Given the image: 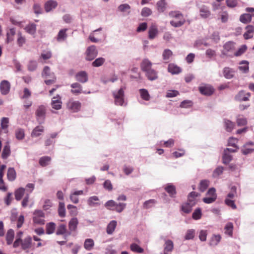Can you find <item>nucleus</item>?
<instances>
[{
	"label": "nucleus",
	"instance_id": "1",
	"mask_svg": "<svg viewBox=\"0 0 254 254\" xmlns=\"http://www.w3.org/2000/svg\"><path fill=\"white\" fill-rule=\"evenodd\" d=\"M125 87L122 86L120 89L112 91L114 99V103L117 106H126L125 104Z\"/></svg>",
	"mask_w": 254,
	"mask_h": 254
},
{
	"label": "nucleus",
	"instance_id": "2",
	"mask_svg": "<svg viewBox=\"0 0 254 254\" xmlns=\"http://www.w3.org/2000/svg\"><path fill=\"white\" fill-rule=\"evenodd\" d=\"M46 109L44 105L39 106L35 112L36 120L39 124L44 123L46 117Z\"/></svg>",
	"mask_w": 254,
	"mask_h": 254
},
{
	"label": "nucleus",
	"instance_id": "3",
	"mask_svg": "<svg viewBox=\"0 0 254 254\" xmlns=\"http://www.w3.org/2000/svg\"><path fill=\"white\" fill-rule=\"evenodd\" d=\"M98 53V51L95 45L88 47L85 53L86 61H91L93 60L97 56Z\"/></svg>",
	"mask_w": 254,
	"mask_h": 254
},
{
	"label": "nucleus",
	"instance_id": "4",
	"mask_svg": "<svg viewBox=\"0 0 254 254\" xmlns=\"http://www.w3.org/2000/svg\"><path fill=\"white\" fill-rule=\"evenodd\" d=\"M196 202L194 199H188L187 202L181 205V210L186 214H189L191 212L192 207L195 205Z\"/></svg>",
	"mask_w": 254,
	"mask_h": 254
},
{
	"label": "nucleus",
	"instance_id": "5",
	"mask_svg": "<svg viewBox=\"0 0 254 254\" xmlns=\"http://www.w3.org/2000/svg\"><path fill=\"white\" fill-rule=\"evenodd\" d=\"M235 43L232 41H229L226 43L223 46V50L222 54L228 57H232L233 56V51L235 50Z\"/></svg>",
	"mask_w": 254,
	"mask_h": 254
},
{
	"label": "nucleus",
	"instance_id": "6",
	"mask_svg": "<svg viewBox=\"0 0 254 254\" xmlns=\"http://www.w3.org/2000/svg\"><path fill=\"white\" fill-rule=\"evenodd\" d=\"M200 93L205 96H209L214 92V88L209 84H204L198 87Z\"/></svg>",
	"mask_w": 254,
	"mask_h": 254
},
{
	"label": "nucleus",
	"instance_id": "7",
	"mask_svg": "<svg viewBox=\"0 0 254 254\" xmlns=\"http://www.w3.org/2000/svg\"><path fill=\"white\" fill-rule=\"evenodd\" d=\"M67 108L72 112H78L81 108V103L78 101H74L71 99L68 100L66 104Z\"/></svg>",
	"mask_w": 254,
	"mask_h": 254
},
{
	"label": "nucleus",
	"instance_id": "8",
	"mask_svg": "<svg viewBox=\"0 0 254 254\" xmlns=\"http://www.w3.org/2000/svg\"><path fill=\"white\" fill-rule=\"evenodd\" d=\"M75 78L78 82L85 83L88 81V74L86 71L81 70L75 74Z\"/></svg>",
	"mask_w": 254,
	"mask_h": 254
},
{
	"label": "nucleus",
	"instance_id": "9",
	"mask_svg": "<svg viewBox=\"0 0 254 254\" xmlns=\"http://www.w3.org/2000/svg\"><path fill=\"white\" fill-rule=\"evenodd\" d=\"M10 89V84L9 82L6 80H3L0 83V91L1 94L3 95H6L8 94Z\"/></svg>",
	"mask_w": 254,
	"mask_h": 254
},
{
	"label": "nucleus",
	"instance_id": "10",
	"mask_svg": "<svg viewBox=\"0 0 254 254\" xmlns=\"http://www.w3.org/2000/svg\"><path fill=\"white\" fill-rule=\"evenodd\" d=\"M235 72L234 69L229 67H225L223 69V76L227 79L233 78L235 76Z\"/></svg>",
	"mask_w": 254,
	"mask_h": 254
},
{
	"label": "nucleus",
	"instance_id": "11",
	"mask_svg": "<svg viewBox=\"0 0 254 254\" xmlns=\"http://www.w3.org/2000/svg\"><path fill=\"white\" fill-rule=\"evenodd\" d=\"M250 96V93H246L244 91L242 90L235 96V99L238 101H247L249 100V97Z\"/></svg>",
	"mask_w": 254,
	"mask_h": 254
},
{
	"label": "nucleus",
	"instance_id": "12",
	"mask_svg": "<svg viewBox=\"0 0 254 254\" xmlns=\"http://www.w3.org/2000/svg\"><path fill=\"white\" fill-rule=\"evenodd\" d=\"M58 6V2L54 0H49L44 4L45 10L46 12H49L55 9Z\"/></svg>",
	"mask_w": 254,
	"mask_h": 254
},
{
	"label": "nucleus",
	"instance_id": "13",
	"mask_svg": "<svg viewBox=\"0 0 254 254\" xmlns=\"http://www.w3.org/2000/svg\"><path fill=\"white\" fill-rule=\"evenodd\" d=\"M145 75L150 81H154L158 79V72L153 68L150 69L145 72Z\"/></svg>",
	"mask_w": 254,
	"mask_h": 254
},
{
	"label": "nucleus",
	"instance_id": "14",
	"mask_svg": "<svg viewBox=\"0 0 254 254\" xmlns=\"http://www.w3.org/2000/svg\"><path fill=\"white\" fill-rule=\"evenodd\" d=\"M72 88L70 92L74 95H78L82 92V87L78 82H75L70 85Z\"/></svg>",
	"mask_w": 254,
	"mask_h": 254
},
{
	"label": "nucleus",
	"instance_id": "15",
	"mask_svg": "<svg viewBox=\"0 0 254 254\" xmlns=\"http://www.w3.org/2000/svg\"><path fill=\"white\" fill-rule=\"evenodd\" d=\"M174 249V243L171 240L165 241L164 245V254H170Z\"/></svg>",
	"mask_w": 254,
	"mask_h": 254
},
{
	"label": "nucleus",
	"instance_id": "16",
	"mask_svg": "<svg viewBox=\"0 0 254 254\" xmlns=\"http://www.w3.org/2000/svg\"><path fill=\"white\" fill-rule=\"evenodd\" d=\"M158 34V30L156 25L153 24H151L148 30V38L152 40L155 38Z\"/></svg>",
	"mask_w": 254,
	"mask_h": 254
},
{
	"label": "nucleus",
	"instance_id": "17",
	"mask_svg": "<svg viewBox=\"0 0 254 254\" xmlns=\"http://www.w3.org/2000/svg\"><path fill=\"white\" fill-rule=\"evenodd\" d=\"M51 105L53 108L55 110H60L62 108V102L59 95L54 97L52 100Z\"/></svg>",
	"mask_w": 254,
	"mask_h": 254
},
{
	"label": "nucleus",
	"instance_id": "18",
	"mask_svg": "<svg viewBox=\"0 0 254 254\" xmlns=\"http://www.w3.org/2000/svg\"><path fill=\"white\" fill-rule=\"evenodd\" d=\"M168 71L172 74H178L182 72V69L174 64H170L168 66Z\"/></svg>",
	"mask_w": 254,
	"mask_h": 254
},
{
	"label": "nucleus",
	"instance_id": "19",
	"mask_svg": "<svg viewBox=\"0 0 254 254\" xmlns=\"http://www.w3.org/2000/svg\"><path fill=\"white\" fill-rule=\"evenodd\" d=\"M152 63L148 59H145L143 60L141 63L140 67L141 70L145 72L147 70L152 68Z\"/></svg>",
	"mask_w": 254,
	"mask_h": 254
},
{
	"label": "nucleus",
	"instance_id": "20",
	"mask_svg": "<svg viewBox=\"0 0 254 254\" xmlns=\"http://www.w3.org/2000/svg\"><path fill=\"white\" fill-rule=\"evenodd\" d=\"M99 199L97 196H92L88 198L87 203L91 207H95L100 205L101 203L99 202Z\"/></svg>",
	"mask_w": 254,
	"mask_h": 254
},
{
	"label": "nucleus",
	"instance_id": "21",
	"mask_svg": "<svg viewBox=\"0 0 254 254\" xmlns=\"http://www.w3.org/2000/svg\"><path fill=\"white\" fill-rule=\"evenodd\" d=\"M37 25L34 23H30L27 24L25 27L24 30L28 34L34 35L36 33Z\"/></svg>",
	"mask_w": 254,
	"mask_h": 254
},
{
	"label": "nucleus",
	"instance_id": "22",
	"mask_svg": "<svg viewBox=\"0 0 254 254\" xmlns=\"http://www.w3.org/2000/svg\"><path fill=\"white\" fill-rule=\"evenodd\" d=\"M11 153L10 146L8 142L4 145L1 157L3 159H7L10 155Z\"/></svg>",
	"mask_w": 254,
	"mask_h": 254
},
{
	"label": "nucleus",
	"instance_id": "23",
	"mask_svg": "<svg viewBox=\"0 0 254 254\" xmlns=\"http://www.w3.org/2000/svg\"><path fill=\"white\" fill-rule=\"evenodd\" d=\"M78 224V221L77 218L73 217L70 219L68 223L69 231L71 233L76 230Z\"/></svg>",
	"mask_w": 254,
	"mask_h": 254
},
{
	"label": "nucleus",
	"instance_id": "24",
	"mask_svg": "<svg viewBox=\"0 0 254 254\" xmlns=\"http://www.w3.org/2000/svg\"><path fill=\"white\" fill-rule=\"evenodd\" d=\"M165 190L169 193L171 197H175L176 194V188L171 184H168L165 188Z\"/></svg>",
	"mask_w": 254,
	"mask_h": 254
},
{
	"label": "nucleus",
	"instance_id": "25",
	"mask_svg": "<svg viewBox=\"0 0 254 254\" xmlns=\"http://www.w3.org/2000/svg\"><path fill=\"white\" fill-rule=\"evenodd\" d=\"M139 93L142 100L148 101L150 99V95L147 89L144 88L140 89Z\"/></svg>",
	"mask_w": 254,
	"mask_h": 254
},
{
	"label": "nucleus",
	"instance_id": "26",
	"mask_svg": "<svg viewBox=\"0 0 254 254\" xmlns=\"http://www.w3.org/2000/svg\"><path fill=\"white\" fill-rule=\"evenodd\" d=\"M223 122L226 130L228 132L232 131L235 126V123L226 119L224 120Z\"/></svg>",
	"mask_w": 254,
	"mask_h": 254
},
{
	"label": "nucleus",
	"instance_id": "27",
	"mask_svg": "<svg viewBox=\"0 0 254 254\" xmlns=\"http://www.w3.org/2000/svg\"><path fill=\"white\" fill-rule=\"evenodd\" d=\"M16 173L15 169L13 167H10L8 169L7 173V179L9 181H13L16 179Z\"/></svg>",
	"mask_w": 254,
	"mask_h": 254
},
{
	"label": "nucleus",
	"instance_id": "28",
	"mask_svg": "<svg viewBox=\"0 0 254 254\" xmlns=\"http://www.w3.org/2000/svg\"><path fill=\"white\" fill-rule=\"evenodd\" d=\"M117 221L115 220H112L108 224L106 229V232L108 234L111 235L113 233L117 226Z\"/></svg>",
	"mask_w": 254,
	"mask_h": 254
},
{
	"label": "nucleus",
	"instance_id": "29",
	"mask_svg": "<svg viewBox=\"0 0 254 254\" xmlns=\"http://www.w3.org/2000/svg\"><path fill=\"white\" fill-rule=\"evenodd\" d=\"M221 237L220 235H213L209 241V245L211 246H216L220 242Z\"/></svg>",
	"mask_w": 254,
	"mask_h": 254
},
{
	"label": "nucleus",
	"instance_id": "30",
	"mask_svg": "<svg viewBox=\"0 0 254 254\" xmlns=\"http://www.w3.org/2000/svg\"><path fill=\"white\" fill-rule=\"evenodd\" d=\"M44 131V127L42 126H38L36 127L31 132V136L32 137H36L41 135V133Z\"/></svg>",
	"mask_w": 254,
	"mask_h": 254
},
{
	"label": "nucleus",
	"instance_id": "31",
	"mask_svg": "<svg viewBox=\"0 0 254 254\" xmlns=\"http://www.w3.org/2000/svg\"><path fill=\"white\" fill-rule=\"evenodd\" d=\"M14 231L11 229H9L7 231V232L6 233V240L7 244L8 245H10L12 244L13 239H14Z\"/></svg>",
	"mask_w": 254,
	"mask_h": 254
},
{
	"label": "nucleus",
	"instance_id": "32",
	"mask_svg": "<svg viewBox=\"0 0 254 254\" xmlns=\"http://www.w3.org/2000/svg\"><path fill=\"white\" fill-rule=\"evenodd\" d=\"M32 242V238L30 236L25 238L23 241L22 240L21 248L23 250H25L30 247Z\"/></svg>",
	"mask_w": 254,
	"mask_h": 254
},
{
	"label": "nucleus",
	"instance_id": "33",
	"mask_svg": "<svg viewBox=\"0 0 254 254\" xmlns=\"http://www.w3.org/2000/svg\"><path fill=\"white\" fill-rule=\"evenodd\" d=\"M252 18V15L250 13H244L241 15L240 21L244 24H247L251 22Z\"/></svg>",
	"mask_w": 254,
	"mask_h": 254
},
{
	"label": "nucleus",
	"instance_id": "34",
	"mask_svg": "<svg viewBox=\"0 0 254 254\" xmlns=\"http://www.w3.org/2000/svg\"><path fill=\"white\" fill-rule=\"evenodd\" d=\"M130 249L132 252L138 254H142L144 252L143 249L135 243L130 244Z\"/></svg>",
	"mask_w": 254,
	"mask_h": 254
},
{
	"label": "nucleus",
	"instance_id": "35",
	"mask_svg": "<svg viewBox=\"0 0 254 254\" xmlns=\"http://www.w3.org/2000/svg\"><path fill=\"white\" fill-rule=\"evenodd\" d=\"M232 160V156L226 151H223L222 162L225 165L228 164Z\"/></svg>",
	"mask_w": 254,
	"mask_h": 254
},
{
	"label": "nucleus",
	"instance_id": "36",
	"mask_svg": "<svg viewBox=\"0 0 254 254\" xmlns=\"http://www.w3.org/2000/svg\"><path fill=\"white\" fill-rule=\"evenodd\" d=\"M67 29L64 28L61 29L58 33L57 36V41L59 42L63 41L65 40L67 38V34L66 33Z\"/></svg>",
	"mask_w": 254,
	"mask_h": 254
},
{
	"label": "nucleus",
	"instance_id": "37",
	"mask_svg": "<svg viewBox=\"0 0 254 254\" xmlns=\"http://www.w3.org/2000/svg\"><path fill=\"white\" fill-rule=\"evenodd\" d=\"M56 229V224L54 222H49L46 225V234L48 235L54 233Z\"/></svg>",
	"mask_w": 254,
	"mask_h": 254
},
{
	"label": "nucleus",
	"instance_id": "38",
	"mask_svg": "<svg viewBox=\"0 0 254 254\" xmlns=\"http://www.w3.org/2000/svg\"><path fill=\"white\" fill-rule=\"evenodd\" d=\"M51 161V158L50 157L45 156L39 159V163L42 167H45L49 164Z\"/></svg>",
	"mask_w": 254,
	"mask_h": 254
},
{
	"label": "nucleus",
	"instance_id": "39",
	"mask_svg": "<svg viewBox=\"0 0 254 254\" xmlns=\"http://www.w3.org/2000/svg\"><path fill=\"white\" fill-rule=\"evenodd\" d=\"M249 62L247 61L243 60L240 62V64H244L239 66V69L244 73H247L249 70Z\"/></svg>",
	"mask_w": 254,
	"mask_h": 254
},
{
	"label": "nucleus",
	"instance_id": "40",
	"mask_svg": "<svg viewBox=\"0 0 254 254\" xmlns=\"http://www.w3.org/2000/svg\"><path fill=\"white\" fill-rule=\"evenodd\" d=\"M225 233L230 237L233 236V224L231 222L226 224L224 227Z\"/></svg>",
	"mask_w": 254,
	"mask_h": 254
},
{
	"label": "nucleus",
	"instance_id": "41",
	"mask_svg": "<svg viewBox=\"0 0 254 254\" xmlns=\"http://www.w3.org/2000/svg\"><path fill=\"white\" fill-rule=\"evenodd\" d=\"M94 245V242L93 239L88 238L85 240L84 244V248L88 251H90L92 249Z\"/></svg>",
	"mask_w": 254,
	"mask_h": 254
},
{
	"label": "nucleus",
	"instance_id": "42",
	"mask_svg": "<svg viewBox=\"0 0 254 254\" xmlns=\"http://www.w3.org/2000/svg\"><path fill=\"white\" fill-rule=\"evenodd\" d=\"M25 190V189L20 188L15 191V197L16 200L19 201L21 200L24 194Z\"/></svg>",
	"mask_w": 254,
	"mask_h": 254
},
{
	"label": "nucleus",
	"instance_id": "43",
	"mask_svg": "<svg viewBox=\"0 0 254 254\" xmlns=\"http://www.w3.org/2000/svg\"><path fill=\"white\" fill-rule=\"evenodd\" d=\"M67 230L66 226L65 224H61L57 228L56 231L57 235H62L64 234L66 232H68Z\"/></svg>",
	"mask_w": 254,
	"mask_h": 254
},
{
	"label": "nucleus",
	"instance_id": "44",
	"mask_svg": "<svg viewBox=\"0 0 254 254\" xmlns=\"http://www.w3.org/2000/svg\"><path fill=\"white\" fill-rule=\"evenodd\" d=\"M105 61V59L104 58L100 57L97 58L92 63V66L96 67H99L102 65Z\"/></svg>",
	"mask_w": 254,
	"mask_h": 254
},
{
	"label": "nucleus",
	"instance_id": "45",
	"mask_svg": "<svg viewBox=\"0 0 254 254\" xmlns=\"http://www.w3.org/2000/svg\"><path fill=\"white\" fill-rule=\"evenodd\" d=\"M59 215L61 217H64L65 216V208L64 203L63 202H60L58 208Z\"/></svg>",
	"mask_w": 254,
	"mask_h": 254
},
{
	"label": "nucleus",
	"instance_id": "46",
	"mask_svg": "<svg viewBox=\"0 0 254 254\" xmlns=\"http://www.w3.org/2000/svg\"><path fill=\"white\" fill-rule=\"evenodd\" d=\"M169 15L171 17L178 19L179 20H185L183 14L179 11H171L169 13Z\"/></svg>",
	"mask_w": 254,
	"mask_h": 254
},
{
	"label": "nucleus",
	"instance_id": "47",
	"mask_svg": "<svg viewBox=\"0 0 254 254\" xmlns=\"http://www.w3.org/2000/svg\"><path fill=\"white\" fill-rule=\"evenodd\" d=\"M202 216L201 209L199 207L196 208L192 214V218L194 220H198L201 218Z\"/></svg>",
	"mask_w": 254,
	"mask_h": 254
},
{
	"label": "nucleus",
	"instance_id": "48",
	"mask_svg": "<svg viewBox=\"0 0 254 254\" xmlns=\"http://www.w3.org/2000/svg\"><path fill=\"white\" fill-rule=\"evenodd\" d=\"M166 3L165 0H160L157 2V9L159 12H162L166 9Z\"/></svg>",
	"mask_w": 254,
	"mask_h": 254
},
{
	"label": "nucleus",
	"instance_id": "49",
	"mask_svg": "<svg viewBox=\"0 0 254 254\" xmlns=\"http://www.w3.org/2000/svg\"><path fill=\"white\" fill-rule=\"evenodd\" d=\"M209 182L207 180H203L200 181L199 186V190L200 191H204L209 186Z\"/></svg>",
	"mask_w": 254,
	"mask_h": 254
},
{
	"label": "nucleus",
	"instance_id": "50",
	"mask_svg": "<svg viewBox=\"0 0 254 254\" xmlns=\"http://www.w3.org/2000/svg\"><path fill=\"white\" fill-rule=\"evenodd\" d=\"M117 202L113 200H109L107 201L104 204L105 207L108 210L114 211Z\"/></svg>",
	"mask_w": 254,
	"mask_h": 254
},
{
	"label": "nucleus",
	"instance_id": "51",
	"mask_svg": "<svg viewBox=\"0 0 254 254\" xmlns=\"http://www.w3.org/2000/svg\"><path fill=\"white\" fill-rule=\"evenodd\" d=\"M156 203V200L154 199H150L149 200L145 201L143 204V207L144 209H149L153 206V205Z\"/></svg>",
	"mask_w": 254,
	"mask_h": 254
},
{
	"label": "nucleus",
	"instance_id": "52",
	"mask_svg": "<svg viewBox=\"0 0 254 254\" xmlns=\"http://www.w3.org/2000/svg\"><path fill=\"white\" fill-rule=\"evenodd\" d=\"M200 15L204 18H207L210 15V12L205 6H203L200 9Z\"/></svg>",
	"mask_w": 254,
	"mask_h": 254
},
{
	"label": "nucleus",
	"instance_id": "53",
	"mask_svg": "<svg viewBox=\"0 0 254 254\" xmlns=\"http://www.w3.org/2000/svg\"><path fill=\"white\" fill-rule=\"evenodd\" d=\"M195 236V230L194 229H189L187 230L185 236V240H192Z\"/></svg>",
	"mask_w": 254,
	"mask_h": 254
},
{
	"label": "nucleus",
	"instance_id": "54",
	"mask_svg": "<svg viewBox=\"0 0 254 254\" xmlns=\"http://www.w3.org/2000/svg\"><path fill=\"white\" fill-rule=\"evenodd\" d=\"M237 124L239 127L245 126L247 124V120L243 116L239 115L237 118Z\"/></svg>",
	"mask_w": 254,
	"mask_h": 254
},
{
	"label": "nucleus",
	"instance_id": "55",
	"mask_svg": "<svg viewBox=\"0 0 254 254\" xmlns=\"http://www.w3.org/2000/svg\"><path fill=\"white\" fill-rule=\"evenodd\" d=\"M172 55L173 53L170 49H165L164 50L162 54L163 59L164 61H168Z\"/></svg>",
	"mask_w": 254,
	"mask_h": 254
},
{
	"label": "nucleus",
	"instance_id": "56",
	"mask_svg": "<svg viewBox=\"0 0 254 254\" xmlns=\"http://www.w3.org/2000/svg\"><path fill=\"white\" fill-rule=\"evenodd\" d=\"M247 47L246 45H242L239 49L233 54L236 57H239L243 55L247 50Z\"/></svg>",
	"mask_w": 254,
	"mask_h": 254
},
{
	"label": "nucleus",
	"instance_id": "57",
	"mask_svg": "<svg viewBox=\"0 0 254 254\" xmlns=\"http://www.w3.org/2000/svg\"><path fill=\"white\" fill-rule=\"evenodd\" d=\"M37 67V63L36 61L31 60L29 61L27 65L28 70L30 71H33L36 70Z\"/></svg>",
	"mask_w": 254,
	"mask_h": 254
},
{
	"label": "nucleus",
	"instance_id": "58",
	"mask_svg": "<svg viewBox=\"0 0 254 254\" xmlns=\"http://www.w3.org/2000/svg\"><path fill=\"white\" fill-rule=\"evenodd\" d=\"M9 119L7 117H3L1 119L0 126L2 129H6L8 127Z\"/></svg>",
	"mask_w": 254,
	"mask_h": 254
},
{
	"label": "nucleus",
	"instance_id": "59",
	"mask_svg": "<svg viewBox=\"0 0 254 254\" xmlns=\"http://www.w3.org/2000/svg\"><path fill=\"white\" fill-rule=\"evenodd\" d=\"M25 136L24 131L22 128H18L15 131V137L18 140H22Z\"/></svg>",
	"mask_w": 254,
	"mask_h": 254
},
{
	"label": "nucleus",
	"instance_id": "60",
	"mask_svg": "<svg viewBox=\"0 0 254 254\" xmlns=\"http://www.w3.org/2000/svg\"><path fill=\"white\" fill-rule=\"evenodd\" d=\"M126 205V203H117V205H116L114 211H116L118 213H121L125 209Z\"/></svg>",
	"mask_w": 254,
	"mask_h": 254
},
{
	"label": "nucleus",
	"instance_id": "61",
	"mask_svg": "<svg viewBox=\"0 0 254 254\" xmlns=\"http://www.w3.org/2000/svg\"><path fill=\"white\" fill-rule=\"evenodd\" d=\"M185 20H181L178 21L171 20L170 21V24L174 27H180L184 24L185 23Z\"/></svg>",
	"mask_w": 254,
	"mask_h": 254
},
{
	"label": "nucleus",
	"instance_id": "62",
	"mask_svg": "<svg viewBox=\"0 0 254 254\" xmlns=\"http://www.w3.org/2000/svg\"><path fill=\"white\" fill-rule=\"evenodd\" d=\"M223 167L222 166H219L217 167L213 172V177L214 178L218 177L223 173Z\"/></svg>",
	"mask_w": 254,
	"mask_h": 254
},
{
	"label": "nucleus",
	"instance_id": "63",
	"mask_svg": "<svg viewBox=\"0 0 254 254\" xmlns=\"http://www.w3.org/2000/svg\"><path fill=\"white\" fill-rule=\"evenodd\" d=\"M152 12L151 9L148 7H143L141 12V15L143 17H147L150 16L152 14Z\"/></svg>",
	"mask_w": 254,
	"mask_h": 254
},
{
	"label": "nucleus",
	"instance_id": "64",
	"mask_svg": "<svg viewBox=\"0 0 254 254\" xmlns=\"http://www.w3.org/2000/svg\"><path fill=\"white\" fill-rule=\"evenodd\" d=\"M147 28V23L146 22H142L138 25L136 31L137 32H143L146 30Z\"/></svg>",
	"mask_w": 254,
	"mask_h": 254
}]
</instances>
